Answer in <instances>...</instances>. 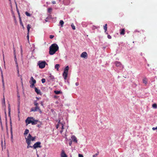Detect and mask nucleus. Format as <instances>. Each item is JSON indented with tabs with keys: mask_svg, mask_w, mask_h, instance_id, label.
I'll list each match as a JSON object with an SVG mask.
<instances>
[{
	"mask_svg": "<svg viewBox=\"0 0 157 157\" xmlns=\"http://www.w3.org/2000/svg\"><path fill=\"white\" fill-rule=\"evenodd\" d=\"M17 12L18 13V12H19L18 10L17 9Z\"/></svg>",
	"mask_w": 157,
	"mask_h": 157,
	"instance_id": "obj_63",
	"label": "nucleus"
},
{
	"mask_svg": "<svg viewBox=\"0 0 157 157\" xmlns=\"http://www.w3.org/2000/svg\"><path fill=\"white\" fill-rule=\"evenodd\" d=\"M8 157H10L9 155V154H8Z\"/></svg>",
	"mask_w": 157,
	"mask_h": 157,
	"instance_id": "obj_62",
	"label": "nucleus"
},
{
	"mask_svg": "<svg viewBox=\"0 0 157 157\" xmlns=\"http://www.w3.org/2000/svg\"><path fill=\"white\" fill-rule=\"evenodd\" d=\"M81 57L84 58H86L87 57V53L86 52H82L81 55Z\"/></svg>",
	"mask_w": 157,
	"mask_h": 157,
	"instance_id": "obj_8",
	"label": "nucleus"
},
{
	"mask_svg": "<svg viewBox=\"0 0 157 157\" xmlns=\"http://www.w3.org/2000/svg\"><path fill=\"white\" fill-rule=\"evenodd\" d=\"M46 80L45 78H42L41 79V81L42 83H44L45 82Z\"/></svg>",
	"mask_w": 157,
	"mask_h": 157,
	"instance_id": "obj_37",
	"label": "nucleus"
},
{
	"mask_svg": "<svg viewBox=\"0 0 157 157\" xmlns=\"http://www.w3.org/2000/svg\"><path fill=\"white\" fill-rule=\"evenodd\" d=\"M12 127H11L10 128V132L11 135L12 134Z\"/></svg>",
	"mask_w": 157,
	"mask_h": 157,
	"instance_id": "obj_48",
	"label": "nucleus"
},
{
	"mask_svg": "<svg viewBox=\"0 0 157 157\" xmlns=\"http://www.w3.org/2000/svg\"><path fill=\"white\" fill-rule=\"evenodd\" d=\"M3 59L4 60V62H5V60H4V52H3Z\"/></svg>",
	"mask_w": 157,
	"mask_h": 157,
	"instance_id": "obj_47",
	"label": "nucleus"
},
{
	"mask_svg": "<svg viewBox=\"0 0 157 157\" xmlns=\"http://www.w3.org/2000/svg\"><path fill=\"white\" fill-rule=\"evenodd\" d=\"M33 104L35 107H39L38 105L39 104L37 103L36 101H35L33 102Z\"/></svg>",
	"mask_w": 157,
	"mask_h": 157,
	"instance_id": "obj_21",
	"label": "nucleus"
},
{
	"mask_svg": "<svg viewBox=\"0 0 157 157\" xmlns=\"http://www.w3.org/2000/svg\"><path fill=\"white\" fill-rule=\"evenodd\" d=\"M38 122V121L37 120H36L34 119L33 121L31 124L32 125H35L37 124Z\"/></svg>",
	"mask_w": 157,
	"mask_h": 157,
	"instance_id": "obj_17",
	"label": "nucleus"
},
{
	"mask_svg": "<svg viewBox=\"0 0 157 157\" xmlns=\"http://www.w3.org/2000/svg\"><path fill=\"white\" fill-rule=\"evenodd\" d=\"M36 98L38 100L39 99V98H38V97H36Z\"/></svg>",
	"mask_w": 157,
	"mask_h": 157,
	"instance_id": "obj_60",
	"label": "nucleus"
},
{
	"mask_svg": "<svg viewBox=\"0 0 157 157\" xmlns=\"http://www.w3.org/2000/svg\"><path fill=\"white\" fill-rule=\"evenodd\" d=\"M31 81H30V84H34L36 83V80L34 79L33 77H31L30 79Z\"/></svg>",
	"mask_w": 157,
	"mask_h": 157,
	"instance_id": "obj_10",
	"label": "nucleus"
},
{
	"mask_svg": "<svg viewBox=\"0 0 157 157\" xmlns=\"http://www.w3.org/2000/svg\"><path fill=\"white\" fill-rule=\"evenodd\" d=\"M63 123L61 121V120H59L58 124L56 126V128L57 129L59 127L61 128L62 129H63Z\"/></svg>",
	"mask_w": 157,
	"mask_h": 157,
	"instance_id": "obj_5",
	"label": "nucleus"
},
{
	"mask_svg": "<svg viewBox=\"0 0 157 157\" xmlns=\"http://www.w3.org/2000/svg\"><path fill=\"white\" fill-rule=\"evenodd\" d=\"M59 64H56L55 66V68L57 70V71L59 70Z\"/></svg>",
	"mask_w": 157,
	"mask_h": 157,
	"instance_id": "obj_29",
	"label": "nucleus"
},
{
	"mask_svg": "<svg viewBox=\"0 0 157 157\" xmlns=\"http://www.w3.org/2000/svg\"><path fill=\"white\" fill-rule=\"evenodd\" d=\"M121 32L120 34L121 35H124L125 34V30L124 29H120Z\"/></svg>",
	"mask_w": 157,
	"mask_h": 157,
	"instance_id": "obj_16",
	"label": "nucleus"
},
{
	"mask_svg": "<svg viewBox=\"0 0 157 157\" xmlns=\"http://www.w3.org/2000/svg\"><path fill=\"white\" fill-rule=\"evenodd\" d=\"M95 27L94 26H93V29L94 28H95Z\"/></svg>",
	"mask_w": 157,
	"mask_h": 157,
	"instance_id": "obj_61",
	"label": "nucleus"
},
{
	"mask_svg": "<svg viewBox=\"0 0 157 157\" xmlns=\"http://www.w3.org/2000/svg\"><path fill=\"white\" fill-rule=\"evenodd\" d=\"M69 67L68 66H67L64 69V71L68 72Z\"/></svg>",
	"mask_w": 157,
	"mask_h": 157,
	"instance_id": "obj_22",
	"label": "nucleus"
},
{
	"mask_svg": "<svg viewBox=\"0 0 157 157\" xmlns=\"http://www.w3.org/2000/svg\"><path fill=\"white\" fill-rule=\"evenodd\" d=\"M52 3L53 4H56V2L55 1H53L52 2Z\"/></svg>",
	"mask_w": 157,
	"mask_h": 157,
	"instance_id": "obj_50",
	"label": "nucleus"
},
{
	"mask_svg": "<svg viewBox=\"0 0 157 157\" xmlns=\"http://www.w3.org/2000/svg\"><path fill=\"white\" fill-rule=\"evenodd\" d=\"M3 87L4 88V86H4V83H3Z\"/></svg>",
	"mask_w": 157,
	"mask_h": 157,
	"instance_id": "obj_57",
	"label": "nucleus"
},
{
	"mask_svg": "<svg viewBox=\"0 0 157 157\" xmlns=\"http://www.w3.org/2000/svg\"><path fill=\"white\" fill-rule=\"evenodd\" d=\"M152 129L153 130H157V126L155 128L153 127L152 128Z\"/></svg>",
	"mask_w": 157,
	"mask_h": 157,
	"instance_id": "obj_42",
	"label": "nucleus"
},
{
	"mask_svg": "<svg viewBox=\"0 0 157 157\" xmlns=\"http://www.w3.org/2000/svg\"><path fill=\"white\" fill-rule=\"evenodd\" d=\"M60 156L61 157H67V155L63 150H62L60 154Z\"/></svg>",
	"mask_w": 157,
	"mask_h": 157,
	"instance_id": "obj_9",
	"label": "nucleus"
},
{
	"mask_svg": "<svg viewBox=\"0 0 157 157\" xmlns=\"http://www.w3.org/2000/svg\"><path fill=\"white\" fill-rule=\"evenodd\" d=\"M25 14L27 16L30 17L31 16L30 14L27 12H25Z\"/></svg>",
	"mask_w": 157,
	"mask_h": 157,
	"instance_id": "obj_36",
	"label": "nucleus"
},
{
	"mask_svg": "<svg viewBox=\"0 0 157 157\" xmlns=\"http://www.w3.org/2000/svg\"><path fill=\"white\" fill-rule=\"evenodd\" d=\"M47 63L45 61H40L38 63L39 67L41 69L44 68L45 67V65Z\"/></svg>",
	"mask_w": 157,
	"mask_h": 157,
	"instance_id": "obj_2",
	"label": "nucleus"
},
{
	"mask_svg": "<svg viewBox=\"0 0 157 157\" xmlns=\"http://www.w3.org/2000/svg\"><path fill=\"white\" fill-rule=\"evenodd\" d=\"M19 20H20V25L22 26V28L23 29H24V25H23V24L22 23V21H21V17H19Z\"/></svg>",
	"mask_w": 157,
	"mask_h": 157,
	"instance_id": "obj_19",
	"label": "nucleus"
},
{
	"mask_svg": "<svg viewBox=\"0 0 157 157\" xmlns=\"http://www.w3.org/2000/svg\"><path fill=\"white\" fill-rule=\"evenodd\" d=\"M32 137V136L30 135V134H29L28 135V136L27 138L31 140Z\"/></svg>",
	"mask_w": 157,
	"mask_h": 157,
	"instance_id": "obj_31",
	"label": "nucleus"
},
{
	"mask_svg": "<svg viewBox=\"0 0 157 157\" xmlns=\"http://www.w3.org/2000/svg\"><path fill=\"white\" fill-rule=\"evenodd\" d=\"M8 111H9V115H10V104H9L8 105Z\"/></svg>",
	"mask_w": 157,
	"mask_h": 157,
	"instance_id": "obj_27",
	"label": "nucleus"
},
{
	"mask_svg": "<svg viewBox=\"0 0 157 157\" xmlns=\"http://www.w3.org/2000/svg\"><path fill=\"white\" fill-rule=\"evenodd\" d=\"M54 37V36L53 35H50V39H52Z\"/></svg>",
	"mask_w": 157,
	"mask_h": 157,
	"instance_id": "obj_45",
	"label": "nucleus"
},
{
	"mask_svg": "<svg viewBox=\"0 0 157 157\" xmlns=\"http://www.w3.org/2000/svg\"><path fill=\"white\" fill-rule=\"evenodd\" d=\"M54 98H57V96H54Z\"/></svg>",
	"mask_w": 157,
	"mask_h": 157,
	"instance_id": "obj_59",
	"label": "nucleus"
},
{
	"mask_svg": "<svg viewBox=\"0 0 157 157\" xmlns=\"http://www.w3.org/2000/svg\"><path fill=\"white\" fill-rule=\"evenodd\" d=\"M35 91L37 94L41 95L40 90L38 89L36 87L35 88Z\"/></svg>",
	"mask_w": 157,
	"mask_h": 157,
	"instance_id": "obj_14",
	"label": "nucleus"
},
{
	"mask_svg": "<svg viewBox=\"0 0 157 157\" xmlns=\"http://www.w3.org/2000/svg\"><path fill=\"white\" fill-rule=\"evenodd\" d=\"M14 61L15 62V63H16V66H18V63H17V59L16 58V55L15 54H14Z\"/></svg>",
	"mask_w": 157,
	"mask_h": 157,
	"instance_id": "obj_18",
	"label": "nucleus"
},
{
	"mask_svg": "<svg viewBox=\"0 0 157 157\" xmlns=\"http://www.w3.org/2000/svg\"><path fill=\"white\" fill-rule=\"evenodd\" d=\"M39 126H40V125H37V127H39Z\"/></svg>",
	"mask_w": 157,
	"mask_h": 157,
	"instance_id": "obj_64",
	"label": "nucleus"
},
{
	"mask_svg": "<svg viewBox=\"0 0 157 157\" xmlns=\"http://www.w3.org/2000/svg\"><path fill=\"white\" fill-rule=\"evenodd\" d=\"M59 49V47L56 44H53L49 47V53L50 55H53Z\"/></svg>",
	"mask_w": 157,
	"mask_h": 157,
	"instance_id": "obj_1",
	"label": "nucleus"
},
{
	"mask_svg": "<svg viewBox=\"0 0 157 157\" xmlns=\"http://www.w3.org/2000/svg\"><path fill=\"white\" fill-rule=\"evenodd\" d=\"M78 157H83V155L81 154H78Z\"/></svg>",
	"mask_w": 157,
	"mask_h": 157,
	"instance_id": "obj_44",
	"label": "nucleus"
},
{
	"mask_svg": "<svg viewBox=\"0 0 157 157\" xmlns=\"http://www.w3.org/2000/svg\"><path fill=\"white\" fill-rule=\"evenodd\" d=\"M2 82L3 84V83H4L3 79H2Z\"/></svg>",
	"mask_w": 157,
	"mask_h": 157,
	"instance_id": "obj_58",
	"label": "nucleus"
},
{
	"mask_svg": "<svg viewBox=\"0 0 157 157\" xmlns=\"http://www.w3.org/2000/svg\"><path fill=\"white\" fill-rule=\"evenodd\" d=\"M40 144L41 143L40 142H37L34 144L33 147H40ZM30 147H32L30 146Z\"/></svg>",
	"mask_w": 157,
	"mask_h": 157,
	"instance_id": "obj_6",
	"label": "nucleus"
},
{
	"mask_svg": "<svg viewBox=\"0 0 157 157\" xmlns=\"http://www.w3.org/2000/svg\"><path fill=\"white\" fill-rule=\"evenodd\" d=\"M37 111H38L40 113H42L39 107H35L34 108H32L31 109L30 112H35Z\"/></svg>",
	"mask_w": 157,
	"mask_h": 157,
	"instance_id": "obj_4",
	"label": "nucleus"
},
{
	"mask_svg": "<svg viewBox=\"0 0 157 157\" xmlns=\"http://www.w3.org/2000/svg\"><path fill=\"white\" fill-rule=\"evenodd\" d=\"M71 138L72 139V140L74 142H75L76 143H77V138L74 136H72L71 137Z\"/></svg>",
	"mask_w": 157,
	"mask_h": 157,
	"instance_id": "obj_13",
	"label": "nucleus"
},
{
	"mask_svg": "<svg viewBox=\"0 0 157 157\" xmlns=\"http://www.w3.org/2000/svg\"><path fill=\"white\" fill-rule=\"evenodd\" d=\"M64 22L63 20H61L59 21V24L61 27H63V25L64 24Z\"/></svg>",
	"mask_w": 157,
	"mask_h": 157,
	"instance_id": "obj_24",
	"label": "nucleus"
},
{
	"mask_svg": "<svg viewBox=\"0 0 157 157\" xmlns=\"http://www.w3.org/2000/svg\"><path fill=\"white\" fill-rule=\"evenodd\" d=\"M79 85V83H78V82H76V83H75V85H76V86H78Z\"/></svg>",
	"mask_w": 157,
	"mask_h": 157,
	"instance_id": "obj_51",
	"label": "nucleus"
},
{
	"mask_svg": "<svg viewBox=\"0 0 157 157\" xmlns=\"http://www.w3.org/2000/svg\"><path fill=\"white\" fill-rule=\"evenodd\" d=\"M35 137H32L31 140L34 141L35 140Z\"/></svg>",
	"mask_w": 157,
	"mask_h": 157,
	"instance_id": "obj_43",
	"label": "nucleus"
},
{
	"mask_svg": "<svg viewBox=\"0 0 157 157\" xmlns=\"http://www.w3.org/2000/svg\"><path fill=\"white\" fill-rule=\"evenodd\" d=\"M82 25L83 27H85L87 26V25L85 23H83Z\"/></svg>",
	"mask_w": 157,
	"mask_h": 157,
	"instance_id": "obj_39",
	"label": "nucleus"
},
{
	"mask_svg": "<svg viewBox=\"0 0 157 157\" xmlns=\"http://www.w3.org/2000/svg\"><path fill=\"white\" fill-rule=\"evenodd\" d=\"M18 15H19V17H20V13H19V12H18Z\"/></svg>",
	"mask_w": 157,
	"mask_h": 157,
	"instance_id": "obj_56",
	"label": "nucleus"
},
{
	"mask_svg": "<svg viewBox=\"0 0 157 157\" xmlns=\"http://www.w3.org/2000/svg\"><path fill=\"white\" fill-rule=\"evenodd\" d=\"M31 85H30V87H31V88H32L33 87V86H34V84H31Z\"/></svg>",
	"mask_w": 157,
	"mask_h": 157,
	"instance_id": "obj_49",
	"label": "nucleus"
},
{
	"mask_svg": "<svg viewBox=\"0 0 157 157\" xmlns=\"http://www.w3.org/2000/svg\"><path fill=\"white\" fill-rule=\"evenodd\" d=\"M29 132V130L28 129H26L25 131L24 135H25L28 134Z\"/></svg>",
	"mask_w": 157,
	"mask_h": 157,
	"instance_id": "obj_25",
	"label": "nucleus"
},
{
	"mask_svg": "<svg viewBox=\"0 0 157 157\" xmlns=\"http://www.w3.org/2000/svg\"><path fill=\"white\" fill-rule=\"evenodd\" d=\"M40 104L41 105L43 106V101H41L40 102Z\"/></svg>",
	"mask_w": 157,
	"mask_h": 157,
	"instance_id": "obj_52",
	"label": "nucleus"
},
{
	"mask_svg": "<svg viewBox=\"0 0 157 157\" xmlns=\"http://www.w3.org/2000/svg\"><path fill=\"white\" fill-rule=\"evenodd\" d=\"M12 123L11 122H10V126H11V127H12Z\"/></svg>",
	"mask_w": 157,
	"mask_h": 157,
	"instance_id": "obj_55",
	"label": "nucleus"
},
{
	"mask_svg": "<svg viewBox=\"0 0 157 157\" xmlns=\"http://www.w3.org/2000/svg\"><path fill=\"white\" fill-rule=\"evenodd\" d=\"M152 107L156 109L157 108V105L156 103H154L152 105Z\"/></svg>",
	"mask_w": 157,
	"mask_h": 157,
	"instance_id": "obj_30",
	"label": "nucleus"
},
{
	"mask_svg": "<svg viewBox=\"0 0 157 157\" xmlns=\"http://www.w3.org/2000/svg\"><path fill=\"white\" fill-rule=\"evenodd\" d=\"M107 37H108V38H109V39H111L112 38L111 36L110 35H108Z\"/></svg>",
	"mask_w": 157,
	"mask_h": 157,
	"instance_id": "obj_40",
	"label": "nucleus"
},
{
	"mask_svg": "<svg viewBox=\"0 0 157 157\" xmlns=\"http://www.w3.org/2000/svg\"><path fill=\"white\" fill-rule=\"evenodd\" d=\"M69 67L68 66H67L64 69V71L68 72Z\"/></svg>",
	"mask_w": 157,
	"mask_h": 157,
	"instance_id": "obj_23",
	"label": "nucleus"
},
{
	"mask_svg": "<svg viewBox=\"0 0 157 157\" xmlns=\"http://www.w3.org/2000/svg\"><path fill=\"white\" fill-rule=\"evenodd\" d=\"M54 92L56 94H58L62 93V92L60 91H58L57 90H55Z\"/></svg>",
	"mask_w": 157,
	"mask_h": 157,
	"instance_id": "obj_20",
	"label": "nucleus"
},
{
	"mask_svg": "<svg viewBox=\"0 0 157 157\" xmlns=\"http://www.w3.org/2000/svg\"><path fill=\"white\" fill-rule=\"evenodd\" d=\"M143 82L145 84H146L147 83V79L146 78H144L143 80Z\"/></svg>",
	"mask_w": 157,
	"mask_h": 157,
	"instance_id": "obj_32",
	"label": "nucleus"
},
{
	"mask_svg": "<svg viewBox=\"0 0 157 157\" xmlns=\"http://www.w3.org/2000/svg\"><path fill=\"white\" fill-rule=\"evenodd\" d=\"M20 78H21V81H22V76L21 75Z\"/></svg>",
	"mask_w": 157,
	"mask_h": 157,
	"instance_id": "obj_54",
	"label": "nucleus"
},
{
	"mask_svg": "<svg viewBox=\"0 0 157 157\" xmlns=\"http://www.w3.org/2000/svg\"><path fill=\"white\" fill-rule=\"evenodd\" d=\"M18 116H19V114L20 113V109H19V108H18Z\"/></svg>",
	"mask_w": 157,
	"mask_h": 157,
	"instance_id": "obj_41",
	"label": "nucleus"
},
{
	"mask_svg": "<svg viewBox=\"0 0 157 157\" xmlns=\"http://www.w3.org/2000/svg\"><path fill=\"white\" fill-rule=\"evenodd\" d=\"M31 28L30 25L29 24L27 25V29L28 31V33L27 35V37L28 38V40L29 39V32L30 29Z\"/></svg>",
	"mask_w": 157,
	"mask_h": 157,
	"instance_id": "obj_7",
	"label": "nucleus"
},
{
	"mask_svg": "<svg viewBox=\"0 0 157 157\" xmlns=\"http://www.w3.org/2000/svg\"><path fill=\"white\" fill-rule=\"evenodd\" d=\"M16 68H17V72L18 76V77H20V76L21 77V75H20L19 73V70L18 66H16Z\"/></svg>",
	"mask_w": 157,
	"mask_h": 157,
	"instance_id": "obj_26",
	"label": "nucleus"
},
{
	"mask_svg": "<svg viewBox=\"0 0 157 157\" xmlns=\"http://www.w3.org/2000/svg\"><path fill=\"white\" fill-rule=\"evenodd\" d=\"M72 143V141H70V142L69 143V144L70 146H71V144Z\"/></svg>",
	"mask_w": 157,
	"mask_h": 157,
	"instance_id": "obj_46",
	"label": "nucleus"
},
{
	"mask_svg": "<svg viewBox=\"0 0 157 157\" xmlns=\"http://www.w3.org/2000/svg\"><path fill=\"white\" fill-rule=\"evenodd\" d=\"M68 73V72L64 71V72L63 73V76L65 79H67V76Z\"/></svg>",
	"mask_w": 157,
	"mask_h": 157,
	"instance_id": "obj_15",
	"label": "nucleus"
},
{
	"mask_svg": "<svg viewBox=\"0 0 157 157\" xmlns=\"http://www.w3.org/2000/svg\"><path fill=\"white\" fill-rule=\"evenodd\" d=\"M114 63L117 67H121L122 65L121 63L118 61H116Z\"/></svg>",
	"mask_w": 157,
	"mask_h": 157,
	"instance_id": "obj_11",
	"label": "nucleus"
},
{
	"mask_svg": "<svg viewBox=\"0 0 157 157\" xmlns=\"http://www.w3.org/2000/svg\"><path fill=\"white\" fill-rule=\"evenodd\" d=\"M99 154V152L97 151V153L93 155V157H97V156Z\"/></svg>",
	"mask_w": 157,
	"mask_h": 157,
	"instance_id": "obj_33",
	"label": "nucleus"
},
{
	"mask_svg": "<svg viewBox=\"0 0 157 157\" xmlns=\"http://www.w3.org/2000/svg\"><path fill=\"white\" fill-rule=\"evenodd\" d=\"M26 142L28 144V146H27V147H29V145L30 144L31 140L29 139H28L27 138H26Z\"/></svg>",
	"mask_w": 157,
	"mask_h": 157,
	"instance_id": "obj_12",
	"label": "nucleus"
},
{
	"mask_svg": "<svg viewBox=\"0 0 157 157\" xmlns=\"http://www.w3.org/2000/svg\"><path fill=\"white\" fill-rule=\"evenodd\" d=\"M63 129H62V130H60V132L61 133H62V132H63Z\"/></svg>",
	"mask_w": 157,
	"mask_h": 157,
	"instance_id": "obj_53",
	"label": "nucleus"
},
{
	"mask_svg": "<svg viewBox=\"0 0 157 157\" xmlns=\"http://www.w3.org/2000/svg\"><path fill=\"white\" fill-rule=\"evenodd\" d=\"M104 29L105 31V32H106V31L107 30V24H105L104 26Z\"/></svg>",
	"mask_w": 157,
	"mask_h": 157,
	"instance_id": "obj_28",
	"label": "nucleus"
},
{
	"mask_svg": "<svg viewBox=\"0 0 157 157\" xmlns=\"http://www.w3.org/2000/svg\"><path fill=\"white\" fill-rule=\"evenodd\" d=\"M2 105H5V98H4H4H3V100L2 101Z\"/></svg>",
	"mask_w": 157,
	"mask_h": 157,
	"instance_id": "obj_38",
	"label": "nucleus"
},
{
	"mask_svg": "<svg viewBox=\"0 0 157 157\" xmlns=\"http://www.w3.org/2000/svg\"><path fill=\"white\" fill-rule=\"evenodd\" d=\"M52 10V9L51 8H49L48 9V12L49 13H51Z\"/></svg>",
	"mask_w": 157,
	"mask_h": 157,
	"instance_id": "obj_34",
	"label": "nucleus"
},
{
	"mask_svg": "<svg viewBox=\"0 0 157 157\" xmlns=\"http://www.w3.org/2000/svg\"><path fill=\"white\" fill-rule=\"evenodd\" d=\"M34 118L32 117H28L25 120V123L26 125H27L28 124H32V121H33Z\"/></svg>",
	"mask_w": 157,
	"mask_h": 157,
	"instance_id": "obj_3",
	"label": "nucleus"
},
{
	"mask_svg": "<svg viewBox=\"0 0 157 157\" xmlns=\"http://www.w3.org/2000/svg\"><path fill=\"white\" fill-rule=\"evenodd\" d=\"M71 26L72 29H73V30H75V26L74 25H73V24H72L71 25Z\"/></svg>",
	"mask_w": 157,
	"mask_h": 157,
	"instance_id": "obj_35",
	"label": "nucleus"
}]
</instances>
